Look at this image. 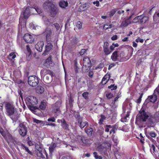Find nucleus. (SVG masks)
Here are the masks:
<instances>
[{
	"instance_id": "15",
	"label": "nucleus",
	"mask_w": 159,
	"mask_h": 159,
	"mask_svg": "<svg viewBox=\"0 0 159 159\" xmlns=\"http://www.w3.org/2000/svg\"><path fill=\"white\" fill-rule=\"evenodd\" d=\"M110 77L109 74H106L103 77L102 81V84L104 85L109 80Z\"/></svg>"
},
{
	"instance_id": "50",
	"label": "nucleus",
	"mask_w": 159,
	"mask_h": 159,
	"mask_svg": "<svg viewBox=\"0 0 159 159\" xmlns=\"http://www.w3.org/2000/svg\"><path fill=\"white\" fill-rule=\"evenodd\" d=\"M140 53H142L143 54H145V52L144 50H140L139 51L137 52V54L139 55H141V54H140Z\"/></svg>"
},
{
	"instance_id": "37",
	"label": "nucleus",
	"mask_w": 159,
	"mask_h": 159,
	"mask_svg": "<svg viewBox=\"0 0 159 159\" xmlns=\"http://www.w3.org/2000/svg\"><path fill=\"white\" fill-rule=\"evenodd\" d=\"M93 155L95 159H102V157L101 156H99L97 155L96 152H94L93 153Z\"/></svg>"
},
{
	"instance_id": "28",
	"label": "nucleus",
	"mask_w": 159,
	"mask_h": 159,
	"mask_svg": "<svg viewBox=\"0 0 159 159\" xmlns=\"http://www.w3.org/2000/svg\"><path fill=\"white\" fill-rule=\"evenodd\" d=\"M46 106V103L44 102H42L40 105H39V107L42 110H44L45 109Z\"/></svg>"
},
{
	"instance_id": "47",
	"label": "nucleus",
	"mask_w": 159,
	"mask_h": 159,
	"mask_svg": "<svg viewBox=\"0 0 159 159\" xmlns=\"http://www.w3.org/2000/svg\"><path fill=\"white\" fill-rule=\"evenodd\" d=\"M116 11L115 10H112L110 12L109 15L110 17L112 16L115 13Z\"/></svg>"
},
{
	"instance_id": "64",
	"label": "nucleus",
	"mask_w": 159,
	"mask_h": 159,
	"mask_svg": "<svg viewBox=\"0 0 159 159\" xmlns=\"http://www.w3.org/2000/svg\"><path fill=\"white\" fill-rule=\"evenodd\" d=\"M93 75V73L92 71H90L89 72V75L90 77H92Z\"/></svg>"
},
{
	"instance_id": "25",
	"label": "nucleus",
	"mask_w": 159,
	"mask_h": 159,
	"mask_svg": "<svg viewBox=\"0 0 159 159\" xmlns=\"http://www.w3.org/2000/svg\"><path fill=\"white\" fill-rule=\"evenodd\" d=\"M52 45L51 43H48L46 46L45 51L46 52H48L52 48Z\"/></svg>"
},
{
	"instance_id": "19",
	"label": "nucleus",
	"mask_w": 159,
	"mask_h": 159,
	"mask_svg": "<svg viewBox=\"0 0 159 159\" xmlns=\"http://www.w3.org/2000/svg\"><path fill=\"white\" fill-rule=\"evenodd\" d=\"M35 149L39 152V153L40 154L39 156L42 157V154L41 152L42 150V148L41 145H39L38 144L35 143Z\"/></svg>"
},
{
	"instance_id": "17",
	"label": "nucleus",
	"mask_w": 159,
	"mask_h": 159,
	"mask_svg": "<svg viewBox=\"0 0 159 159\" xmlns=\"http://www.w3.org/2000/svg\"><path fill=\"white\" fill-rule=\"evenodd\" d=\"M57 122L58 123H60V122L61 123L62 126L64 129H68V125H67L65 120L64 119H62V120H57Z\"/></svg>"
},
{
	"instance_id": "54",
	"label": "nucleus",
	"mask_w": 159,
	"mask_h": 159,
	"mask_svg": "<svg viewBox=\"0 0 159 159\" xmlns=\"http://www.w3.org/2000/svg\"><path fill=\"white\" fill-rule=\"evenodd\" d=\"M109 47V43L107 42H105L104 43L103 45V48H108Z\"/></svg>"
},
{
	"instance_id": "48",
	"label": "nucleus",
	"mask_w": 159,
	"mask_h": 159,
	"mask_svg": "<svg viewBox=\"0 0 159 159\" xmlns=\"http://www.w3.org/2000/svg\"><path fill=\"white\" fill-rule=\"evenodd\" d=\"M135 41L136 42L138 43L140 42L141 43H143V39H141L139 37H138L137 39H136Z\"/></svg>"
},
{
	"instance_id": "11",
	"label": "nucleus",
	"mask_w": 159,
	"mask_h": 159,
	"mask_svg": "<svg viewBox=\"0 0 159 159\" xmlns=\"http://www.w3.org/2000/svg\"><path fill=\"white\" fill-rule=\"evenodd\" d=\"M130 18L131 17L127 19H124L120 25V27L123 28L131 24V21L130 20Z\"/></svg>"
},
{
	"instance_id": "39",
	"label": "nucleus",
	"mask_w": 159,
	"mask_h": 159,
	"mask_svg": "<svg viewBox=\"0 0 159 159\" xmlns=\"http://www.w3.org/2000/svg\"><path fill=\"white\" fill-rule=\"evenodd\" d=\"M106 95V97L108 99H110L113 97L112 94L109 92L107 93Z\"/></svg>"
},
{
	"instance_id": "1",
	"label": "nucleus",
	"mask_w": 159,
	"mask_h": 159,
	"mask_svg": "<svg viewBox=\"0 0 159 159\" xmlns=\"http://www.w3.org/2000/svg\"><path fill=\"white\" fill-rule=\"evenodd\" d=\"M30 8L29 7H27L23 13L21 15L19 19V25H20L22 30V28L24 29L25 26L26 19L29 16L30 13L35 14V12H36L39 14L42 12L41 10L39 8H31L30 10Z\"/></svg>"
},
{
	"instance_id": "53",
	"label": "nucleus",
	"mask_w": 159,
	"mask_h": 159,
	"mask_svg": "<svg viewBox=\"0 0 159 159\" xmlns=\"http://www.w3.org/2000/svg\"><path fill=\"white\" fill-rule=\"evenodd\" d=\"M86 51V50L85 49H82L80 52V56H82L84 54Z\"/></svg>"
},
{
	"instance_id": "20",
	"label": "nucleus",
	"mask_w": 159,
	"mask_h": 159,
	"mask_svg": "<svg viewBox=\"0 0 159 159\" xmlns=\"http://www.w3.org/2000/svg\"><path fill=\"white\" fill-rule=\"evenodd\" d=\"M68 3L67 1H61L59 3V5L62 8H65L68 6Z\"/></svg>"
},
{
	"instance_id": "26",
	"label": "nucleus",
	"mask_w": 159,
	"mask_h": 159,
	"mask_svg": "<svg viewBox=\"0 0 159 159\" xmlns=\"http://www.w3.org/2000/svg\"><path fill=\"white\" fill-rule=\"evenodd\" d=\"M103 51L106 55H108L111 53L110 48L109 49L108 47L103 48Z\"/></svg>"
},
{
	"instance_id": "55",
	"label": "nucleus",
	"mask_w": 159,
	"mask_h": 159,
	"mask_svg": "<svg viewBox=\"0 0 159 159\" xmlns=\"http://www.w3.org/2000/svg\"><path fill=\"white\" fill-rule=\"evenodd\" d=\"M150 135L152 137H155L156 136V134L154 132H151L150 133Z\"/></svg>"
},
{
	"instance_id": "56",
	"label": "nucleus",
	"mask_w": 159,
	"mask_h": 159,
	"mask_svg": "<svg viewBox=\"0 0 159 159\" xmlns=\"http://www.w3.org/2000/svg\"><path fill=\"white\" fill-rule=\"evenodd\" d=\"M33 121L34 122H35V123H38V124L42 122V121L41 120H37V119H33Z\"/></svg>"
},
{
	"instance_id": "49",
	"label": "nucleus",
	"mask_w": 159,
	"mask_h": 159,
	"mask_svg": "<svg viewBox=\"0 0 159 159\" xmlns=\"http://www.w3.org/2000/svg\"><path fill=\"white\" fill-rule=\"evenodd\" d=\"M157 120L156 118H154L153 117H152L151 119V121L152 124H154L157 121Z\"/></svg>"
},
{
	"instance_id": "35",
	"label": "nucleus",
	"mask_w": 159,
	"mask_h": 159,
	"mask_svg": "<svg viewBox=\"0 0 159 159\" xmlns=\"http://www.w3.org/2000/svg\"><path fill=\"white\" fill-rule=\"evenodd\" d=\"M26 51H27V54L30 56L31 53V51L28 45L26 46Z\"/></svg>"
},
{
	"instance_id": "59",
	"label": "nucleus",
	"mask_w": 159,
	"mask_h": 159,
	"mask_svg": "<svg viewBox=\"0 0 159 159\" xmlns=\"http://www.w3.org/2000/svg\"><path fill=\"white\" fill-rule=\"evenodd\" d=\"M93 4H94L96 5V6L97 7H98L99 6V3L98 1L94 2H93Z\"/></svg>"
},
{
	"instance_id": "34",
	"label": "nucleus",
	"mask_w": 159,
	"mask_h": 159,
	"mask_svg": "<svg viewBox=\"0 0 159 159\" xmlns=\"http://www.w3.org/2000/svg\"><path fill=\"white\" fill-rule=\"evenodd\" d=\"M112 27L111 24H105L104 25L103 28L104 30H107L109 28H111Z\"/></svg>"
},
{
	"instance_id": "45",
	"label": "nucleus",
	"mask_w": 159,
	"mask_h": 159,
	"mask_svg": "<svg viewBox=\"0 0 159 159\" xmlns=\"http://www.w3.org/2000/svg\"><path fill=\"white\" fill-rule=\"evenodd\" d=\"M22 146L23 148H25V151L26 152H27L28 153L30 154H31V152L29 150L27 147H26L23 144H22Z\"/></svg>"
},
{
	"instance_id": "44",
	"label": "nucleus",
	"mask_w": 159,
	"mask_h": 159,
	"mask_svg": "<svg viewBox=\"0 0 159 159\" xmlns=\"http://www.w3.org/2000/svg\"><path fill=\"white\" fill-rule=\"evenodd\" d=\"M9 57H11V58L14 59L16 57V55L14 52H11L9 54Z\"/></svg>"
},
{
	"instance_id": "31",
	"label": "nucleus",
	"mask_w": 159,
	"mask_h": 159,
	"mask_svg": "<svg viewBox=\"0 0 159 159\" xmlns=\"http://www.w3.org/2000/svg\"><path fill=\"white\" fill-rule=\"evenodd\" d=\"M88 123L86 121L82 120L80 123V127L81 128H83Z\"/></svg>"
},
{
	"instance_id": "2",
	"label": "nucleus",
	"mask_w": 159,
	"mask_h": 159,
	"mask_svg": "<svg viewBox=\"0 0 159 159\" xmlns=\"http://www.w3.org/2000/svg\"><path fill=\"white\" fill-rule=\"evenodd\" d=\"M6 114L13 121H16L19 117V115L15 110L14 107L11 103H7L5 105Z\"/></svg>"
},
{
	"instance_id": "41",
	"label": "nucleus",
	"mask_w": 159,
	"mask_h": 159,
	"mask_svg": "<svg viewBox=\"0 0 159 159\" xmlns=\"http://www.w3.org/2000/svg\"><path fill=\"white\" fill-rule=\"evenodd\" d=\"M89 93L87 92H84L82 94V96L85 99L88 98Z\"/></svg>"
},
{
	"instance_id": "18",
	"label": "nucleus",
	"mask_w": 159,
	"mask_h": 159,
	"mask_svg": "<svg viewBox=\"0 0 159 159\" xmlns=\"http://www.w3.org/2000/svg\"><path fill=\"white\" fill-rule=\"evenodd\" d=\"M57 122L58 123H60V122L61 123L62 126L64 129H68V125H67L65 120L64 119H62V120H57Z\"/></svg>"
},
{
	"instance_id": "33",
	"label": "nucleus",
	"mask_w": 159,
	"mask_h": 159,
	"mask_svg": "<svg viewBox=\"0 0 159 159\" xmlns=\"http://www.w3.org/2000/svg\"><path fill=\"white\" fill-rule=\"evenodd\" d=\"M33 105H28L29 107V108L32 111L34 112L36 110L38 109L36 108L35 107L33 106H32Z\"/></svg>"
},
{
	"instance_id": "16",
	"label": "nucleus",
	"mask_w": 159,
	"mask_h": 159,
	"mask_svg": "<svg viewBox=\"0 0 159 159\" xmlns=\"http://www.w3.org/2000/svg\"><path fill=\"white\" fill-rule=\"evenodd\" d=\"M118 56L117 52L115 51L112 54L111 58L113 61H115L118 60Z\"/></svg>"
},
{
	"instance_id": "24",
	"label": "nucleus",
	"mask_w": 159,
	"mask_h": 159,
	"mask_svg": "<svg viewBox=\"0 0 159 159\" xmlns=\"http://www.w3.org/2000/svg\"><path fill=\"white\" fill-rule=\"evenodd\" d=\"M57 13V11L55 8L52 9L51 11V15L52 17L55 16Z\"/></svg>"
},
{
	"instance_id": "27",
	"label": "nucleus",
	"mask_w": 159,
	"mask_h": 159,
	"mask_svg": "<svg viewBox=\"0 0 159 159\" xmlns=\"http://www.w3.org/2000/svg\"><path fill=\"white\" fill-rule=\"evenodd\" d=\"M93 131V129L91 128H89L85 129L86 132L89 135H91Z\"/></svg>"
},
{
	"instance_id": "38",
	"label": "nucleus",
	"mask_w": 159,
	"mask_h": 159,
	"mask_svg": "<svg viewBox=\"0 0 159 159\" xmlns=\"http://www.w3.org/2000/svg\"><path fill=\"white\" fill-rule=\"evenodd\" d=\"M76 26L79 29H81L82 27V23L80 21H78L76 23Z\"/></svg>"
},
{
	"instance_id": "22",
	"label": "nucleus",
	"mask_w": 159,
	"mask_h": 159,
	"mask_svg": "<svg viewBox=\"0 0 159 159\" xmlns=\"http://www.w3.org/2000/svg\"><path fill=\"white\" fill-rule=\"evenodd\" d=\"M44 91V89L43 87L38 86L36 89V92L37 93L39 94L43 93Z\"/></svg>"
},
{
	"instance_id": "23",
	"label": "nucleus",
	"mask_w": 159,
	"mask_h": 159,
	"mask_svg": "<svg viewBox=\"0 0 159 159\" xmlns=\"http://www.w3.org/2000/svg\"><path fill=\"white\" fill-rule=\"evenodd\" d=\"M56 147V144L55 143L52 144H51L49 148V152L51 153H52L54 148Z\"/></svg>"
},
{
	"instance_id": "57",
	"label": "nucleus",
	"mask_w": 159,
	"mask_h": 159,
	"mask_svg": "<svg viewBox=\"0 0 159 159\" xmlns=\"http://www.w3.org/2000/svg\"><path fill=\"white\" fill-rule=\"evenodd\" d=\"M55 119L54 117H52V118H50L48 119V120L49 121H52V122H55Z\"/></svg>"
},
{
	"instance_id": "60",
	"label": "nucleus",
	"mask_w": 159,
	"mask_h": 159,
	"mask_svg": "<svg viewBox=\"0 0 159 159\" xmlns=\"http://www.w3.org/2000/svg\"><path fill=\"white\" fill-rule=\"evenodd\" d=\"M54 25L56 27V28L57 30H58L59 29V28L60 27V26L58 23H55L54 24Z\"/></svg>"
},
{
	"instance_id": "62",
	"label": "nucleus",
	"mask_w": 159,
	"mask_h": 159,
	"mask_svg": "<svg viewBox=\"0 0 159 159\" xmlns=\"http://www.w3.org/2000/svg\"><path fill=\"white\" fill-rule=\"evenodd\" d=\"M47 4L48 6H49L50 3V2H45L44 3V6L45 7L46 5V4Z\"/></svg>"
},
{
	"instance_id": "6",
	"label": "nucleus",
	"mask_w": 159,
	"mask_h": 159,
	"mask_svg": "<svg viewBox=\"0 0 159 159\" xmlns=\"http://www.w3.org/2000/svg\"><path fill=\"white\" fill-rule=\"evenodd\" d=\"M61 102L59 101H57L54 105L52 106V110L56 114L55 115L56 116H57L58 114L60 113V107Z\"/></svg>"
},
{
	"instance_id": "3",
	"label": "nucleus",
	"mask_w": 159,
	"mask_h": 159,
	"mask_svg": "<svg viewBox=\"0 0 159 159\" xmlns=\"http://www.w3.org/2000/svg\"><path fill=\"white\" fill-rule=\"evenodd\" d=\"M91 66V61L89 58L85 57L83 59V66L82 69L83 71H86L89 70Z\"/></svg>"
},
{
	"instance_id": "43",
	"label": "nucleus",
	"mask_w": 159,
	"mask_h": 159,
	"mask_svg": "<svg viewBox=\"0 0 159 159\" xmlns=\"http://www.w3.org/2000/svg\"><path fill=\"white\" fill-rule=\"evenodd\" d=\"M86 7V4H84L82 5H81L79 9L80 10V11H83L84 10H85V8H85Z\"/></svg>"
},
{
	"instance_id": "63",
	"label": "nucleus",
	"mask_w": 159,
	"mask_h": 159,
	"mask_svg": "<svg viewBox=\"0 0 159 159\" xmlns=\"http://www.w3.org/2000/svg\"><path fill=\"white\" fill-rule=\"evenodd\" d=\"M157 16L159 17V11L157 12L156 14H154L153 17L154 19H155V17H156Z\"/></svg>"
},
{
	"instance_id": "32",
	"label": "nucleus",
	"mask_w": 159,
	"mask_h": 159,
	"mask_svg": "<svg viewBox=\"0 0 159 159\" xmlns=\"http://www.w3.org/2000/svg\"><path fill=\"white\" fill-rule=\"evenodd\" d=\"M133 23H136L138 22L140 23V16H138L136 17L133 20L132 22Z\"/></svg>"
},
{
	"instance_id": "14",
	"label": "nucleus",
	"mask_w": 159,
	"mask_h": 159,
	"mask_svg": "<svg viewBox=\"0 0 159 159\" xmlns=\"http://www.w3.org/2000/svg\"><path fill=\"white\" fill-rule=\"evenodd\" d=\"M151 73L149 76L152 78H153L156 76L157 70L155 67L153 66L151 67Z\"/></svg>"
},
{
	"instance_id": "10",
	"label": "nucleus",
	"mask_w": 159,
	"mask_h": 159,
	"mask_svg": "<svg viewBox=\"0 0 159 159\" xmlns=\"http://www.w3.org/2000/svg\"><path fill=\"white\" fill-rule=\"evenodd\" d=\"M157 99H159V98L157 97V95L155 94L154 93L153 95L149 96L148 97V98L146 100L145 102H150L154 103L155 102Z\"/></svg>"
},
{
	"instance_id": "7",
	"label": "nucleus",
	"mask_w": 159,
	"mask_h": 159,
	"mask_svg": "<svg viewBox=\"0 0 159 159\" xmlns=\"http://www.w3.org/2000/svg\"><path fill=\"white\" fill-rule=\"evenodd\" d=\"M36 37L34 35H32L31 34H26L24 37V40L28 43H32L34 41L35 38Z\"/></svg>"
},
{
	"instance_id": "21",
	"label": "nucleus",
	"mask_w": 159,
	"mask_h": 159,
	"mask_svg": "<svg viewBox=\"0 0 159 159\" xmlns=\"http://www.w3.org/2000/svg\"><path fill=\"white\" fill-rule=\"evenodd\" d=\"M118 60H119L120 61H124L127 60L123 57L124 56V53L123 52H121L118 55Z\"/></svg>"
},
{
	"instance_id": "9",
	"label": "nucleus",
	"mask_w": 159,
	"mask_h": 159,
	"mask_svg": "<svg viewBox=\"0 0 159 159\" xmlns=\"http://www.w3.org/2000/svg\"><path fill=\"white\" fill-rule=\"evenodd\" d=\"M140 16V23L141 24H143L147 22L149 18L148 15L146 14H143Z\"/></svg>"
},
{
	"instance_id": "58",
	"label": "nucleus",
	"mask_w": 159,
	"mask_h": 159,
	"mask_svg": "<svg viewBox=\"0 0 159 159\" xmlns=\"http://www.w3.org/2000/svg\"><path fill=\"white\" fill-rule=\"evenodd\" d=\"M111 39L112 40H115L117 39V36L116 35H115L113 36L111 38Z\"/></svg>"
},
{
	"instance_id": "40",
	"label": "nucleus",
	"mask_w": 159,
	"mask_h": 159,
	"mask_svg": "<svg viewBox=\"0 0 159 159\" xmlns=\"http://www.w3.org/2000/svg\"><path fill=\"white\" fill-rule=\"evenodd\" d=\"M111 128H112V126L111 125H106L105 128V131L107 132L109 131L111 129Z\"/></svg>"
},
{
	"instance_id": "29",
	"label": "nucleus",
	"mask_w": 159,
	"mask_h": 159,
	"mask_svg": "<svg viewBox=\"0 0 159 159\" xmlns=\"http://www.w3.org/2000/svg\"><path fill=\"white\" fill-rule=\"evenodd\" d=\"M118 46H119V45L117 43H116V44H115L114 43H112V45L110 46V50H111V52L112 51L114 50V48L115 47H118Z\"/></svg>"
},
{
	"instance_id": "8",
	"label": "nucleus",
	"mask_w": 159,
	"mask_h": 159,
	"mask_svg": "<svg viewBox=\"0 0 159 159\" xmlns=\"http://www.w3.org/2000/svg\"><path fill=\"white\" fill-rule=\"evenodd\" d=\"M19 134L22 136H25L27 132V129L26 127L23 124L20 123L19 126Z\"/></svg>"
},
{
	"instance_id": "4",
	"label": "nucleus",
	"mask_w": 159,
	"mask_h": 159,
	"mask_svg": "<svg viewBox=\"0 0 159 159\" xmlns=\"http://www.w3.org/2000/svg\"><path fill=\"white\" fill-rule=\"evenodd\" d=\"M25 102L27 105H34L38 103V100L36 97L30 96L27 98L25 99Z\"/></svg>"
},
{
	"instance_id": "13",
	"label": "nucleus",
	"mask_w": 159,
	"mask_h": 159,
	"mask_svg": "<svg viewBox=\"0 0 159 159\" xmlns=\"http://www.w3.org/2000/svg\"><path fill=\"white\" fill-rule=\"evenodd\" d=\"M140 119L143 121H146L148 117L146 113L143 110H142L140 111Z\"/></svg>"
},
{
	"instance_id": "5",
	"label": "nucleus",
	"mask_w": 159,
	"mask_h": 159,
	"mask_svg": "<svg viewBox=\"0 0 159 159\" xmlns=\"http://www.w3.org/2000/svg\"><path fill=\"white\" fill-rule=\"evenodd\" d=\"M28 83L31 86H36L39 83L38 77L35 76H30L28 79Z\"/></svg>"
},
{
	"instance_id": "30",
	"label": "nucleus",
	"mask_w": 159,
	"mask_h": 159,
	"mask_svg": "<svg viewBox=\"0 0 159 159\" xmlns=\"http://www.w3.org/2000/svg\"><path fill=\"white\" fill-rule=\"evenodd\" d=\"M27 141L28 144L30 146H31L34 145L35 144V142L31 141L30 140L29 137H28L27 139Z\"/></svg>"
},
{
	"instance_id": "12",
	"label": "nucleus",
	"mask_w": 159,
	"mask_h": 159,
	"mask_svg": "<svg viewBox=\"0 0 159 159\" xmlns=\"http://www.w3.org/2000/svg\"><path fill=\"white\" fill-rule=\"evenodd\" d=\"M43 45V41H39L36 44L35 48L38 51L41 52L42 50Z\"/></svg>"
},
{
	"instance_id": "36",
	"label": "nucleus",
	"mask_w": 159,
	"mask_h": 159,
	"mask_svg": "<svg viewBox=\"0 0 159 159\" xmlns=\"http://www.w3.org/2000/svg\"><path fill=\"white\" fill-rule=\"evenodd\" d=\"M106 119V117L104 116L101 115V118L99 120V124H102V123L104 121V120H105Z\"/></svg>"
},
{
	"instance_id": "51",
	"label": "nucleus",
	"mask_w": 159,
	"mask_h": 159,
	"mask_svg": "<svg viewBox=\"0 0 159 159\" xmlns=\"http://www.w3.org/2000/svg\"><path fill=\"white\" fill-rule=\"evenodd\" d=\"M155 147L153 145H152L151 146L150 149V150L151 152H154L155 151Z\"/></svg>"
},
{
	"instance_id": "61",
	"label": "nucleus",
	"mask_w": 159,
	"mask_h": 159,
	"mask_svg": "<svg viewBox=\"0 0 159 159\" xmlns=\"http://www.w3.org/2000/svg\"><path fill=\"white\" fill-rule=\"evenodd\" d=\"M46 125H51V126H56V125L55 124L52 123H47V124H46Z\"/></svg>"
},
{
	"instance_id": "52",
	"label": "nucleus",
	"mask_w": 159,
	"mask_h": 159,
	"mask_svg": "<svg viewBox=\"0 0 159 159\" xmlns=\"http://www.w3.org/2000/svg\"><path fill=\"white\" fill-rule=\"evenodd\" d=\"M104 66V65L102 63L100 64L98 66L96 67V69H98L102 68Z\"/></svg>"
},
{
	"instance_id": "42",
	"label": "nucleus",
	"mask_w": 159,
	"mask_h": 159,
	"mask_svg": "<svg viewBox=\"0 0 159 159\" xmlns=\"http://www.w3.org/2000/svg\"><path fill=\"white\" fill-rule=\"evenodd\" d=\"M116 130V129L115 127L114 126H112V128H111V129H110V134H111L112 133L113 134L115 133Z\"/></svg>"
},
{
	"instance_id": "46",
	"label": "nucleus",
	"mask_w": 159,
	"mask_h": 159,
	"mask_svg": "<svg viewBox=\"0 0 159 159\" xmlns=\"http://www.w3.org/2000/svg\"><path fill=\"white\" fill-rule=\"evenodd\" d=\"M108 88L109 89H111V90H113L116 89L117 87L114 85H111L110 86H108Z\"/></svg>"
}]
</instances>
